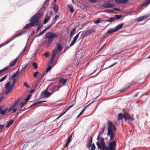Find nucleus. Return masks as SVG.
I'll list each match as a JSON object with an SVG mask.
<instances>
[{
  "label": "nucleus",
  "instance_id": "nucleus-1",
  "mask_svg": "<svg viewBox=\"0 0 150 150\" xmlns=\"http://www.w3.org/2000/svg\"><path fill=\"white\" fill-rule=\"evenodd\" d=\"M100 144L99 142L96 143V144L99 149L101 150H115V147H116V141H113L110 142L108 146H106L103 137H100Z\"/></svg>",
  "mask_w": 150,
  "mask_h": 150
},
{
  "label": "nucleus",
  "instance_id": "nucleus-2",
  "mask_svg": "<svg viewBox=\"0 0 150 150\" xmlns=\"http://www.w3.org/2000/svg\"><path fill=\"white\" fill-rule=\"evenodd\" d=\"M42 14L40 13H37L33 16L30 21L31 22L29 24H26L23 28V29L30 28L36 25L39 23V18L41 17Z\"/></svg>",
  "mask_w": 150,
  "mask_h": 150
},
{
  "label": "nucleus",
  "instance_id": "nucleus-3",
  "mask_svg": "<svg viewBox=\"0 0 150 150\" xmlns=\"http://www.w3.org/2000/svg\"><path fill=\"white\" fill-rule=\"evenodd\" d=\"M58 35L51 32H49L45 35V39L47 40V46H49L53 41V39L57 38Z\"/></svg>",
  "mask_w": 150,
  "mask_h": 150
},
{
  "label": "nucleus",
  "instance_id": "nucleus-4",
  "mask_svg": "<svg viewBox=\"0 0 150 150\" xmlns=\"http://www.w3.org/2000/svg\"><path fill=\"white\" fill-rule=\"evenodd\" d=\"M108 129L107 135L110 137V140H113L114 139V133L112 130L115 132L116 129L115 126L112 124V122H109L108 123Z\"/></svg>",
  "mask_w": 150,
  "mask_h": 150
},
{
  "label": "nucleus",
  "instance_id": "nucleus-5",
  "mask_svg": "<svg viewBox=\"0 0 150 150\" xmlns=\"http://www.w3.org/2000/svg\"><path fill=\"white\" fill-rule=\"evenodd\" d=\"M16 79L15 78L13 79L12 83L10 85V83L9 81H8L6 83L5 86V88L6 90V94H8L13 90V87L16 83Z\"/></svg>",
  "mask_w": 150,
  "mask_h": 150
},
{
  "label": "nucleus",
  "instance_id": "nucleus-6",
  "mask_svg": "<svg viewBox=\"0 0 150 150\" xmlns=\"http://www.w3.org/2000/svg\"><path fill=\"white\" fill-rule=\"evenodd\" d=\"M94 32V30L93 28H90L85 31L84 33L83 32L81 34V36L79 39V40L81 38H82V39H83L85 37L90 35L91 34H92Z\"/></svg>",
  "mask_w": 150,
  "mask_h": 150
},
{
  "label": "nucleus",
  "instance_id": "nucleus-7",
  "mask_svg": "<svg viewBox=\"0 0 150 150\" xmlns=\"http://www.w3.org/2000/svg\"><path fill=\"white\" fill-rule=\"evenodd\" d=\"M22 33H20V34H18L17 35H16V36L14 37L13 38H10L8 40L6 41V42H4L1 44H0V48L1 47H3L7 44L9 42H10L11 41L13 40L15 38L18 37L21 35L22 34Z\"/></svg>",
  "mask_w": 150,
  "mask_h": 150
},
{
  "label": "nucleus",
  "instance_id": "nucleus-8",
  "mask_svg": "<svg viewBox=\"0 0 150 150\" xmlns=\"http://www.w3.org/2000/svg\"><path fill=\"white\" fill-rule=\"evenodd\" d=\"M48 89L47 88L41 94V96L42 98L44 97L48 98L51 95L50 92H48Z\"/></svg>",
  "mask_w": 150,
  "mask_h": 150
},
{
  "label": "nucleus",
  "instance_id": "nucleus-9",
  "mask_svg": "<svg viewBox=\"0 0 150 150\" xmlns=\"http://www.w3.org/2000/svg\"><path fill=\"white\" fill-rule=\"evenodd\" d=\"M124 116V118L126 120H127L129 121H132L134 120V119L133 118L131 117L130 115L127 113H125Z\"/></svg>",
  "mask_w": 150,
  "mask_h": 150
},
{
  "label": "nucleus",
  "instance_id": "nucleus-10",
  "mask_svg": "<svg viewBox=\"0 0 150 150\" xmlns=\"http://www.w3.org/2000/svg\"><path fill=\"white\" fill-rule=\"evenodd\" d=\"M3 108L4 106H2L0 108L1 109H0V113L2 115H4L8 110V108H7L3 110Z\"/></svg>",
  "mask_w": 150,
  "mask_h": 150
},
{
  "label": "nucleus",
  "instance_id": "nucleus-11",
  "mask_svg": "<svg viewBox=\"0 0 150 150\" xmlns=\"http://www.w3.org/2000/svg\"><path fill=\"white\" fill-rule=\"evenodd\" d=\"M103 6L105 8H112L115 6V5L114 4L108 3L104 4L103 5Z\"/></svg>",
  "mask_w": 150,
  "mask_h": 150
},
{
  "label": "nucleus",
  "instance_id": "nucleus-12",
  "mask_svg": "<svg viewBox=\"0 0 150 150\" xmlns=\"http://www.w3.org/2000/svg\"><path fill=\"white\" fill-rule=\"evenodd\" d=\"M72 137V134H71L70 136H69L67 139V141L66 144L65 145L64 147L65 148L66 147L67 148V146L69 144L71 140V138Z\"/></svg>",
  "mask_w": 150,
  "mask_h": 150
},
{
  "label": "nucleus",
  "instance_id": "nucleus-13",
  "mask_svg": "<svg viewBox=\"0 0 150 150\" xmlns=\"http://www.w3.org/2000/svg\"><path fill=\"white\" fill-rule=\"evenodd\" d=\"M81 33V32H79L74 37V38L73 41L71 42V45H74L75 43L76 40L79 38V34Z\"/></svg>",
  "mask_w": 150,
  "mask_h": 150
},
{
  "label": "nucleus",
  "instance_id": "nucleus-14",
  "mask_svg": "<svg viewBox=\"0 0 150 150\" xmlns=\"http://www.w3.org/2000/svg\"><path fill=\"white\" fill-rule=\"evenodd\" d=\"M89 139V142L87 146V147L88 149H89L91 147L92 142V137L91 136L89 137L88 139Z\"/></svg>",
  "mask_w": 150,
  "mask_h": 150
},
{
  "label": "nucleus",
  "instance_id": "nucleus-15",
  "mask_svg": "<svg viewBox=\"0 0 150 150\" xmlns=\"http://www.w3.org/2000/svg\"><path fill=\"white\" fill-rule=\"evenodd\" d=\"M148 17L147 15H146L142 16L139 17L137 19V21L138 22H140L143 21L145 19L147 18Z\"/></svg>",
  "mask_w": 150,
  "mask_h": 150
},
{
  "label": "nucleus",
  "instance_id": "nucleus-16",
  "mask_svg": "<svg viewBox=\"0 0 150 150\" xmlns=\"http://www.w3.org/2000/svg\"><path fill=\"white\" fill-rule=\"evenodd\" d=\"M115 1L117 3L120 4L126 3L128 1V0H115Z\"/></svg>",
  "mask_w": 150,
  "mask_h": 150
},
{
  "label": "nucleus",
  "instance_id": "nucleus-17",
  "mask_svg": "<svg viewBox=\"0 0 150 150\" xmlns=\"http://www.w3.org/2000/svg\"><path fill=\"white\" fill-rule=\"evenodd\" d=\"M59 83H63V85H65L67 83V79H64V78H60L59 81Z\"/></svg>",
  "mask_w": 150,
  "mask_h": 150
},
{
  "label": "nucleus",
  "instance_id": "nucleus-18",
  "mask_svg": "<svg viewBox=\"0 0 150 150\" xmlns=\"http://www.w3.org/2000/svg\"><path fill=\"white\" fill-rule=\"evenodd\" d=\"M62 46L61 44L59 43H57L56 45V48L55 49H57V50L60 51L62 50Z\"/></svg>",
  "mask_w": 150,
  "mask_h": 150
},
{
  "label": "nucleus",
  "instance_id": "nucleus-19",
  "mask_svg": "<svg viewBox=\"0 0 150 150\" xmlns=\"http://www.w3.org/2000/svg\"><path fill=\"white\" fill-rule=\"evenodd\" d=\"M18 60V58H16L14 60H12L10 63V65L11 67H13L16 63L17 61Z\"/></svg>",
  "mask_w": 150,
  "mask_h": 150
},
{
  "label": "nucleus",
  "instance_id": "nucleus-20",
  "mask_svg": "<svg viewBox=\"0 0 150 150\" xmlns=\"http://www.w3.org/2000/svg\"><path fill=\"white\" fill-rule=\"evenodd\" d=\"M49 90L50 91V93L51 95L54 93V92L56 91V90L54 88V86L53 87H52L50 88L49 87Z\"/></svg>",
  "mask_w": 150,
  "mask_h": 150
},
{
  "label": "nucleus",
  "instance_id": "nucleus-21",
  "mask_svg": "<svg viewBox=\"0 0 150 150\" xmlns=\"http://www.w3.org/2000/svg\"><path fill=\"white\" fill-rule=\"evenodd\" d=\"M124 114H123L122 113H119L118 115V120H120L122 119L123 118H124Z\"/></svg>",
  "mask_w": 150,
  "mask_h": 150
},
{
  "label": "nucleus",
  "instance_id": "nucleus-22",
  "mask_svg": "<svg viewBox=\"0 0 150 150\" xmlns=\"http://www.w3.org/2000/svg\"><path fill=\"white\" fill-rule=\"evenodd\" d=\"M51 26L50 25L47 28L45 29L41 32H40L38 34V35L39 36L43 34L47 30L49 29Z\"/></svg>",
  "mask_w": 150,
  "mask_h": 150
},
{
  "label": "nucleus",
  "instance_id": "nucleus-23",
  "mask_svg": "<svg viewBox=\"0 0 150 150\" xmlns=\"http://www.w3.org/2000/svg\"><path fill=\"white\" fill-rule=\"evenodd\" d=\"M124 25V23H122L118 25H117V26L115 28V30L116 31L122 28L123 27V26Z\"/></svg>",
  "mask_w": 150,
  "mask_h": 150
},
{
  "label": "nucleus",
  "instance_id": "nucleus-24",
  "mask_svg": "<svg viewBox=\"0 0 150 150\" xmlns=\"http://www.w3.org/2000/svg\"><path fill=\"white\" fill-rule=\"evenodd\" d=\"M74 104H73L69 106V107H67V109H66V110H65V111L62 114H61L60 116H59L57 118V119L60 117L62 115L64 114V113H65L69 110L74 105Z\"/></svg>",
  "mask_w": 150,
  "mask_h": 150
},
{
  "label": "nucleus",
  "instance_id": "nucleus-25",
  "mask_svg": "<svg viewBox=\"0 0 150 150\" xmlns=\"http://www.w3.org/2000/svg\"><path fill=\"white\" fill-rule=\"evenodd\" d=\"M59 17V16L58 15H56L54 17V19L53 20V21L52 22L51 25H50L51 26H52V25L54 24L55 23V22L57 20V18Z\"/></svg>",
  "mask_w": 150,
  "mask_h": 150
},
{
  "label": "nucleus",
  "instance_id": "nucleus-26",
  "mask_svg": "<svg viewBox=\"0 0 150 150\" xmlns=\"http://www.w3.org/2000/svg\"><path fill=\"white\" fill-rule=\"evenodd\" d=\"M116 31L115 29L110 28L108 30L107 32L108 34H110Z\"/></svg>",
  "mask_w": 150,
  "mask_h": 150
},
{
  "label": "nucleus",
  "instance_id": "nucleus-27",
  "mask_svg": "<svg viewBox=\"0 0 150 150\" xmlns=\"http://www.w3.org/2000/svg\"><path fill=\"white\" fill-rule=\"evenodd\" d=\"M147 1L142 4L141 6V8L145 6L146 7L147 6L150 4V0H147Z\"/></svg>",
  "mask_w": 150,
  "mask_h": 150
},
{
  "label": "nucleus",
  "instance_id": "nucleus-28",
  "mask_svg": "<svg viewBox=\"0 0 150 150\" xmlns=\"http://www.w3.org/2000/svg\"><path fill=\"white\" fill-rule=\"evenodd\" d=\"M13 121L11 120L8 123H7L6 128L9 127L13 123Z\"/></svg>",
  "mask_w": 150,
  "mask_h": 150
},
{
  "label": "nucleus",
  "instance_id": "nucleus-29",
  "mask_svg": "<svg viewBox=\"0 0 150 150\" xmlns=\"http://www.w3.org/2000/svg\"><path fill=\"white\" fill-rule=\"evenodd\" d=\"M68 7L70 8V11L71 13H73L74 10L73 9V7L71 4H69L67 5Z\"/></svg>",
  "mask_w": 150,
  "mask_h": 150
},
{
  "label": "nucleus",
  "instance_id": "nucleus-30",
  "mask_svg": "<svg viewBox=\"0 0 150 150\" xmlns=\"http://www.w3.org/2000/svg\"><path fill=\"white\" fill-rule=\"evenodd\" d=\"M45 74V73H42L41 74L40 76H39L38 78V80L39 81H40L43 79V77Z\"/></svg>",
  "mask_w": 150,
  "mask_h": 150
},
{
  "label": "nucleus",
  "instance_id": "nucleus-31",
  "mask_svg": "<svg viewBox=\"0 0 150 150\" xmlns=\"http://www.w3.org/2000/svg\"><path fill=\"white\" fill-rule=\"evenodd\" d=\"M50 16H47L45 18L44 20L43 23L44 24H45L50 19Z\"/></svg>",
  "mask_w": 150,
  "mask_h": 150
},
{
  "label": "nucleus",
  "instance_id": "nucleus-32",
  "mask_svg": "<svg viewBox=\"0 0 150 150\" xmlns=\"http://www.w3.org/2000/svg\"><path fill=\"white\" fill-rule=\"evenodd\" d=\"M40 104V102L39 101H38L37 102L34 103L33 104L31 105L30 107H29L28 108H27V109L30 108L32 107H33L35 105H37L39 104Z\"/></svg>",
  "mask_w": 150,
  "mask_h": 150
},
{
  "label": "nucleus",
  "instance_id": "nucleus-33",
  "mask_svg": "<svg viewBox=\"0 0 150 150\" xmlns=\"http://www.w3.org/2000/svg\"><path fill=\"white\" fill-rule=\"evenodd\" d=\"M76 31V28H74L73 30H72L70 32V36L71 37L75 33V32Z\"/></svg>",
  "mask_w": 150,
  "mask_h": 150
},
{
  "label": "nucleus",
  "instance_id": "nucleus-34",
  "mask_svg": "<svg viewBox=\"0 0 150 150\" xmlns=\"http://www.w3.org/2000/svg\"><path fill=\"white\" fill-rule=\"evenodd\" d=\"M9 68V67H7L4 68V69H1L0 70V74H1L2 73L4 72V71H5L6 70L8 69Z\"/></svg>",
  "mask_w": 150,
  "mask_h": 150
},
{
  "label": "nucleus",
  "instance_id": "nucleus-35",
  "mask_svg": "<svg viewBox=\"0 0 150 150\" xmlns=\"http://www.w3.org/2000/svg\"><path fill=\"white\" fill-rule=\"evenodd\" d=\"M115 19V18L114 17H111L109 19L107 20V21L108 22H112Z\"/></svg>",
  "mask_w": 150,
  "mask_h": 150
},
{
  "label": "nucleus",
  "instance_id": "nucleus-36",
  "mask_svg": "<svg viewBox=\"0 0 150 150\" xmlns=\"http://www.w3.org/2000/svg\"><path fill=\"white\" fill-rule=\"evenodd\" d=\"M33 67L35 69H37L38 68V64L37 63L35 62H33L32 64Z\"/></svg>",
  "mask_w": 150,
  "mask_h": 150
},
{
  "label": "nucleus",
  "instance_id": "nucleus-37",
  "mask_svg": "<svg viewBox=\"0 0 150 150\" xmlns=\"http://www.w3.org/2000/svg\"><path fill=\"white\" fill-rule=\"evenodd\" d=\"M58 8L57 5H54L53 7V10L54 12L57 13L58 11Z\"/></svg>",
  "mask_w": 150,
  "mask_h": 150
},
{
  "label": "nucleus",
  "instance_id": "nucleus-38",
  "mask_svg": "<svg viewBox=\"0 0 150 150\" xmlns=\"http://www.w3.org/2000/svg\"><path fill=\"white\" fill-rule=\"evenodd\" d=\"M42 25H41L40 24H39L38 25V28L36 30L37 33L38 32L39 30L42 27Z\"/></svg>",
  "mask_w": 150,
  "mask_h": 150
},
{
  "label": "nucleus",
  "instance_id": "nucleus-39",
  "mask_svg": "<svg viewBox=\"0 0 150 150\" xmlns=\"http://www.w3.org/2000/svg\"><path fill=\"white\" fill-rule=\"evenodd\" d=\"M57 53V49H55V48L53 50L52 53V54L56 56V54Z\"/></svg>",
  "mask_w": 150,
  "mask_h": 150
},
{
  "label": "nucleus",
  "instance_id": "nucleus-40",
  "mask_svg": "<svg viewBox=\"0 0 150 150\" xmlns=\"http://www.w3.org/2000/svg\"><path fill=\"white\" fill-rule=\"evenodd\" d=\"M60 86H54V88L57 91H58L59 90Z\"/></svg>",
  "mask_w": 150,
  "mask_h": 150
},
{
  "label": "nucleus",
  "instance_id": "nucleus-41",
  "mask_svg": "<svg viewBox=\"0 0 150 150\" xmlns=\"http://www.w3.org/2000/svg\"><path fill=\"white\" fill-rule=\"evenodd\" d=\"M60 86H54V88L57 91H58L59 90Z\"/></svg>",
  "mask_w": 150,
  "mask_h": 150
},
{
  "label": "nucleus",
  "instance_id": "nucleus-42",
  "mask_svg": "<svg viewBox=\"0 0 150 150\" xmlns=\"http://www.w3.org/2000/svg\"><path fill=\"white\" fill-rule=\"evenodd\" d=\"M19 73V71L18 70L15 73L13 74L12 76H11V78H13L16 76Z\"/></svg>",
  "mask_w": 150,
  "mask_h": 150
},
{
  "label": "nucleus",
  "instance_id": "nucleus-43",
  "mask_svg": "<svg viewBox=\"0 0 150 150\" xmlns=\"http://www.w3.org/2000/svg\"><path fill=\"white\" fill-rule=\"evenodd\" d=\"M7 77V75H5L3 77H2L0 79V82H1L2 81H4L5 79H6Z\"/></svg>",
  "mask_w": 150,
  "mask_h": 150
},
{
  "label": "nucleus",
  "instance_id": "nucleus-44",
  "mask_svg": "<svg viewBox=\"0 0 150 150\" xmlns=\"http://www.w3.org/2000/svg\"><path fill=\"white\" fill-rule=\"evenodd\" d=\"M39 74V72L38 71H36L35 72L33 75V76L34 77L36 78L37 76Z\"/></svg>",
  "mask_w": 150,
  "mask_h": 150
},
{
  "label": "nucleus",
  "instance_id": "nucleus-45",
  "mask_svg": "<svg viewBox=\"0 0 150 150\" xmlns=\"http://www.w3.org/2000/svg\"><path fill=\"white\" fill-rule=\"evenodd\" d=\"M92 102L91 103H90L87 105L86 106L84 107V108H83V109H82V111H84L86 109L89 105H90Z\"/></svg>",
  "mask_w": 150,
  "mask_h": 150
},
{
  "label": "nucleus",
  "instance_id": "nucleus-46",
  "mask_svg": "<svg viewBox=\"0 0 150 150\" xmlns=\"http://www.w3.org/2000/svg\"><path fill=\"white\" fill-rule=\"evenodd\" d=\"M4 125L0 124V132H2L4 130Z\"/></svg>",
  "mask_w": 150,
  "mask_h": 150
},
{
  "label": "nucleus",
  "instance_id": "nucleus-47",
  "mask_svg": "<svg viewBox=\"0 0 150 150\" xmlns=\"http://www.w3.org/2000/svg\"><path fill=\"white\" fill-rule=\"evenodd\" d=\"M122 17V15H115V18H116V20H118L120 19V18H121Z\"/></svg>",
  "mask_w": 150,
  "mask_h": 150
},
{
  "label": "nucleus",
  "instance_id": "nucleus-48",
  "mask_svg": "<svg viewBox=\"0 0 150 150\" xmlns=\"http://www.w3.org/2000/svg\"><path fill=\"white\" fill-rule=\"evenodd\" d=\"M117 64V62H116L114 64H112V65H110V66H109L108 67H107V68H105V69H108V68H110V67H112L113 66H114V65H115L116 64Z\"/></svg>",
  "mask_w": 150,
  "mask_h": 150
},
{
  "label": "nucleus",
  "instance_id": "nucleus-49",
  "mask_svg": "<svg viewBox=\"0 0 150 150\" xmlns=\"http://www.w3.org/2000/svg\"><path fill=\"white\" fill-rule=\"evenodd\" d=\"M71 42L70 44V45L69 46H66L65 47V50H67V49H69V48H70L71 46H73V45H71Z\"/></svg>",
  "mask_w": 150,
  "mask_h": 150
},
{
  "label": "nucleus",
  "instance_id": "nucleus-50",
  "mask_svg": "<svg viewBox=\"0 0 150 150\" xmlns=\"http://www.w3.org/2000/svg\"><path fill=\"white\" fill-rule=\"evenodd\" d=\"M95 148H96V147H95V145L94 143H93L92 144V146H91V149H92L93 150H94L95 149Z\"/></svg>",
  "mask_w": 150,
  "mask_h": 150
},
{
  "label": "nucleus",
  "instance_id": "nucleus-51",
  "mask_svg": "<svg viewBox=\"0 0 150 150\" xmlns=\"http://www.w3.org/2000/svg\"><path fill=\"white\" fill-rule=\"evenodd\" d=\"M23 85L24 86L26 87L27 88H29L30 87V86H29L28 84L27 83H26V82H25L23 84Z\"/></svg>",
  "mask_w": 150,
  "mask_h": 150
},
{
  "label": "nucleus",
  "instance_id": "nucleus-52",
  "mask_svg": "<svg viewBox=\"0 0 150 150\" xmlns=\"http://www.w3.org/2000/svg\"><path fill=\"white\" fill-rule=\"evenodd\" d=\"M89 1L92 3H95L97 2V0H88Z\"/></svg>",
  "mask_w": 150,
  "mask_h": 150
},
{
  "label": "nucleus",
  "instance_id": "nucleus-53",
  "mask_svg": "<svg viewBox=\"0 0 150 150\" xmlns=\"http://www.w3.org/2000/svg\"><path fill=\"white\" fill-rule=\"evenodd\" d=\"M45 56L47 57H49V53L48 52H47L46 53H45L44 54Z\"/></svg>",
  "mask_w": 150,
  "mask_h": 150
},
{
  "label": "nucleus",
  "instance_id": "nucleus-54",
  "mask_svg": "<svg viewBox=\"0 0 150 150\" xmlns=\"http://www.w3.org/2000/svg\"><path fill=\"white\" fill-rule=\"evenodd\" d=\"M51 67L50 66H49L48 67L47 69L46 70V72H48L51 69Z\"/></svg>",
  "mask_w": 150,
  "mask_h": 150
},
{
  "label": "nucleus",
  "instance_id": "nucleus-55",
  "mask_svg": "<svg viewBox=\"0 0 150 150\" xmlns=\"http://www.w3.org/2000/svg\"><path fill=\"white\" fill-rule=\"evenodd\" d=\"M101 21V19L100 18H99L97 21H96V23H99Z\"/></svg>",
  "mask_w": 150,
  "mask_h": 150
},
{
  "label": "nucleus",
  "instance_id": "nucleus-56",
  "mask_svg": "<svg viewBox=\"0 0 150 150\" xmlns=\"http://www.w3.org/2000/svg\"><path fill=\"white\" fill-rule=\"evenodd\" d=\"M18 101L19 100L16 101L13 104V105H14V106L15 107L16 105L18 103Z\"/></svg>",
  "mask_w": 150,
  "mask_h": 150
},
{
  "label": "nucleus",
  "instance_id": "nucleus-57",
  "mask_svg": "<svg viewBox=\"0 0 150 150\" xmlns=\"http://www.w3.org/2000/svg\"><path fill=\"white\" fill-rule=\"evenodd\" d=\"M25 103H23V102H22L21 103V108H22V107H23Z\"/></svg>",
  "mask_w": 150,
  "mask_h": 150
},
{
  "label": "nucleus",
  "instance_id": "nucleus-58",
  "mask_svg": "<svg viewBox=\"0 0 150 150\" xmlns=\"http://www.w3.org/2000/svg\"><path fill=\"white\" fill-rule=\"evenodd\" d=\"M101 133H102V132H100V133H99L98 136V138H97V139L98 140H99V138H100V135H101Z\"/></svg>",
  "mask_w": 150,
  "mask_h": 150
},
{
  "label": "nucleus",
  "instance_id": "nucleus-59",
  "mask_svg": "<svg viewBox=\"0 0 150 150\" xmlns=\"http://www.w3.org/2000/svg\"><path fill=\"white\" fill-rule=\"evenodd\" d=\"M55 56V55L52 54L51 58L54 60V58Z\"/></svg>",
  "mask_w": 150,
  "mask_h": 150
},
{
  "label": "nucleus",
  "instance_id": "nucleus-60",
  "mask_svg": "<svg viewBox=\"0 0 150 150\" xmlns=\"http://www.w3.org/2000/svg\"><path fill=\"white\" fill-rule=\"evenodd\" d=\"M29 100V98H28L27 97V98L25 100V103H26Z\"/></svg>",
  "mask_w": 150,
  "mask_h": 150
},
{
  "label": "nucleus",
  "instance_id": "nucleus-61",
  "mask_svg": "<svg viewBox=\"0 0 150 150\" xmlns=\"http://www.w3.org/2000/svg\"><path fill=\"white\" fill-rule=\"evenodd\" d=\"M128 88H125L124 89H123L122 90H121V92H123L124 91H126L127 90V89Z\"/></svg>",
  "mask_w": 150,
  "mask_h": 150
},
{
  "label": "nucleus",
  "instance_id": "nucleus-62",
  "mask_svg": "<svg viewBox=\"0 0 150 150\" xmlns=\"http://www.w3.org/2000/svg\"><path fill=\"white\" fill-rule=\"evenodd\" d=\"M82 114L81 113V112L78 115V116L77 117V118H78Z\"/></svg>",
  "mask_w": 150,
  "mask_h": 150
},
{
  "label": "nucleus",
  "instance_id": "nucleus-63",
  "mask_svg": "<svg viewBox=\"0 0 150 150\" xmlns=\"http://www.w3.org/2000/svg\"><path fill=\"white\" fill-rule=\"evenodd\" d=\"M105 45V44H104V45H103L101 47V48L100 49V50L98 51V52H99L103 48V47Z\"/></svg>",
  "mask_w": 150,
  "mask_h": 150
},
{
  "label": "nucleus",
  "instance_id": "nucleus-64",
  "mask_svg": "<svg viewBox=\"0 0 150 150\" xmlns=\"http://www.w3.org/2000/svg\"><path fill=\"white\" fill-rule=\"evenodd\" d=\"M17 110V109L16 108H15L13 109V113L15 112Z\"/></svg>",
  "mask_w": 150,
  "mask_h": 150
}]
</instances>
